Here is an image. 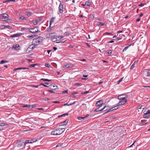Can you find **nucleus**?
I'll return each mask as SVG.
<instances>
[{
  "mask_svg": "<svg viewBox=\"0 0 150 150\" xmlns=\"http://www.w3.org/2000/svg\"><path fill=\"white\" fill-rule=\"evenodd\" d=\"M43 38L42 37L40 36L38 38H34L33 40V44L34 45L32 47V49L33 50L36 47V46L41 44L42 42Z\"/></svg>",
  "mask_w": 150,
  "mask_h": 150,
  "instance_id": "obj_1",
  "label": "nucleus"
},
{
  "mask_svg": "<svg viewBox=\"0 0 150 150\" xmlns=\"http://www.w3.org/2000/svg\"><path fill=\"white\" fill-rule=\"evenodd\" d=\"M9 16L6 13H3L0 15L1 20L4 21H8L11 20L8 18Z\"/></svg>",
  "mask_w": 150,
  "mask_h": 150,
  "instance_id": "obj_2",
  "label": "nucleus"
},
{
  "mask_svg": "<svg viewBox=\"0 0 150 150\" xmlns=\"http://www.w3.org/2000/svg\"><path fill=\"white\" fill-rule=\"evenodd\" d=\"M39 27H36L34 28H30L28 29L30 33L33 34L40 33V31L38 30Z\"/></svg>",
  "mask_w": 150,
  "mask_h": 150,
  "instance_id": "obj_3",
  "label": "nucleus"
},
{
  "mask_svg": "<svg viewBox=\"0 0 150 150\" xmlns=\"http://www.w3.org/2000/svg\"><path fill=\"white\" fill-rule=\"evenodd\" d=\"M59 129H56L51 132V134L53 135H58L61 134Z\"/></svg>",
  "mask_w": 150,
  "mask_h": 150,
  "instance_id": "obj_4",
  "label": "nucleus"
},
{
  "mask_svg": "<svg viewBox=\"0 0 150 150\" xmlns=\"http://www.w3.org/2000/svg\"><path fill=\"white\" fill-rule=\"evenodd\" d=\"M55 33L48 34L46 35V37L47 38H55Z\"/></svg>",
  "mask_w": 150,
  "mask_h": 150,
  "instance_id": "obj_5",
  "label": "nucleus"
},
{
  "mask_svg": "<svg viewBox=\"0 0 150 150\" xmlns=\"http://www.w3.org/2000/svg\"><path fill=\"white\" fill-rule=\"evenodd\" d=\"M26 144H25V142H19L17 143L16 145V146L18 147H22V148L23 146H24V145H25Z\"/></svg>",
  "mask_w": 150,
  "mask_h": 150,
  "instance_id": "obj_6",
  "label": "nucleus"
},
{
  "mask_svg": "<svg viewBox=\"0 0 150 150\" xmlns=\"http://www.w3.org/2000/svg\"><path fill=\"white\" fill-rule=\"evenodd\" d=\"M127 101V99H124V100H120L119 103L117 104L116 106H118L120 105H123L125 104Z\"/></svg>",
  "mask_w": 150,
  "mask_h": 150,
  "instance_id": "obj_7",
  "label": "nucleus"
},
{
  "mask_svg": "<svg viewBox=\"0 0 150 150\" xmlns=\"http://www.w3.org/2000/svg\"><path fill=\"white\" fill-rule=\"evenodd\" d=\"M103 103V100H102L98 101L96 103V106H101Z\"/></svg>",
  "mask_w": 150,
  "mask_h": 150,
  "instance_id": "obj_8",
  "label": "nucleus"
},
{
  "mask_svg": "<svg viewBox=\"0 0 150 150\" xmlns=\"http://www.w3.org/2000/svg\"><path fill=\"white\" fill-rule=\"evenodd\" d=\"M37 141V139L35 138L33 139L30 140H27L25 141V144L28 143H32L36 142Z\"/></svg>",
  "mask_w": 150,
  "mask_h": 150,
  "instance_id": "obj_9",
  "label": "nucleus"
},
{
  "mask_svg": "<svg viewBox=\"0 0 150 150\" xmlns=\"http://www.w3.org/2000/svg\"><path fill=\"white\" fill-rule=\"evenodd\" d=\"M20 47L19 45L18 44H16L13 46L12 47V50L14 49L15 50H19V49L18 48Z\"/></svg>",
  "mask_w": 150,
  "mask_h": 150,
  "instance_id": "obj_10",
  "label": "nucleus"
},
{
  "mask_svg": "<svg viewBox=\"0 0 150 150\" xmlns=\"http://www.w3.org/2000/svg\"><path fill=\"white\" fill-rule=\"evenodd\" d=\"M106 107H107V106H105L103 107V108H102L101 109H100V107H99L98 108H97L96 109H95V111H96V112H98L99 111H102L103 110H104V111L107 110V109H105V108H106Z\"/></svg>",
  "mask_w": 150,
  "mask_h": 150,
  "instance_id": "obj_11",
  "label": "nucleus"
},
{
  "mask_svg": "<svg viewBox=\"0 0 150 150\" xmlns=\"http://www.w3.org/2000/svg\"><path fill=\"white\" fill-rule=\"evenodd\" d=\"M145 75L146 76H150V70L146 69L145 70L144 72Z\"/></svg>",
  "mask_w": 150,
  "mask_h": 150,
  "instance_id": "obj_12",
  "label": "nucleus"
},
{
  "mask_svg": "<svg viewBox=\"0 0 150 150\" xmlns=\"http://www.w3.org/2000/svg\"><path fill=\"white\" fill-rule=\"evenodd\" d=\"M63 5L61 4H60L59 7V11L60 13H62L63 12Z\"/></svg>",
  "mask_w": 150,
  "mask_h": 150,
  "instance_id": "obj_13",
  "label": "nucleus"
},
{
  "mask_svg": "<svg viewBox=\"0 0 150 150\" xmlns=\"http://www.w3.org/2000/svg\"><path fill=\"white\" fill-rule=\"evenodd\" d=\"M118 98L120 100H124L127 99L125 97H123V95H120L118 96Z\"/></svg>",
  "mask_w": 150,
  "mask_h": 150,
  "instance_id": "obj_14",
  "label": "nucleus"
},
{
  "mask_svg": "<svg viewBox=\"0 0 150 150\" xmlns=\"http://www.w3.org/2000/svg\"><path fill=\"white\" fill-rule=\"evenodd\" d=\"M85 3H86V6H90L92 5V2L91 0H88L86 1Z\"/></svg>",
  "mask_w": 150,
  "mask_h": 150,
  "instance_id": "obj_15",
  "label": "nucleus"
},
{
  "mask_svg": "<svg viewBox=\"0 0 150 150\" xmlns=\"http://www.w3.org/2000/svg\"><path fill=\"white\" fill-rule=\"evenodd\" d=\"M23 34H24V33H17L14 34L13 35V38L16 37H19Z\"/></svg>",
  "mask_w": 150,
  "mask_h": 150,
  "instance_id": "obj_16",
  "label": "nucleus"
},
{
  "mask_svg": "<svg viewBox=\"0 0 150 150\" xmlns=\"http://www.w3.org/2000/svg\"><path fill=\"white\" fill-rule=\"evenodd\" d=\"M68 121V120H66L63 122L60 123V125H59V126L64 125H66V124H67Z\"/></svg>",
  "mask_w": 150,
  "mask_h": 150,
  "instance_id": "obj_17",
  "label": "nucleus"
},
{
  "mask_svg": "<svg viewBox=\"0 0 150 150\" xmlns=\"http://www.w3.org/2000/svg\"><path fill=\"white\" fill-rule=\"evenodd\" d=\"M117 107V106H115V107L112 108H111L109 110H108L105 113V114L107 113L108 112H109L111 111L114 110H116V109L118 108V107H117L116 108H115Z\"/></svg>",
  "mask_w": 150,
  "mask_h": 150,
  "instance_id": "obj_18",
  "label": "nucleus"
},
{
  "mask_svg": "<svg viewBox=\"0 0 150 150\" xmlns=\"http://www.w3.org/2000/svg\"><path fill=\"white\" fill-rule=\"evenodd\" d=\"M53 84H51L50 85L49 87L52 90H55L56 88H55V87L57 88V87L56 86L53 85Z\"/></svg>",
  "mask_w": 150,
  "mask_h": 150,
  "instance_id": "obj_19",
  "label": "nucleus"
},
{
  "mask_svg": "<svg viewBox=\"0 0 150 150\" xmlns=\"http://www.w3.org/2000/svg\"><path fill=\"white\" fill-rule=\"evenodd\" d=\"M54 19H55V18L52 17L50 19V26L49 27H50L52 23L54 22Z\"/></svg>",
  "mask_w": 150,
  "mask_h": 150,
  "instance_id": "obj_20",
  "label": "nucleus"
},
{
  "mask_svg": "<svg viewBox=\"0 0 150 150\" xmlns=\"http://www.w3.org/2000/svg\"><path fill=\"white\" fill-rule=\"evenodd\" d=\"M150 116V115L146 114V113H144L143 115V117L144 118L148 119V118L149 116Z\"/></svg>",
  "mask_w": 150,
  "mask_h": 150,
  "instance_id": "obj_21",
  "label": "nucleus"
},
{
  "mask_svg": "<svg viewBox=\"0 0 150 150\" xmlns=\"http://www.w3.org/2000/svg\"><path fill=\"white\" fill-rule=\"evenodd\" d=\"M25 14L28 17H29L32 14V13L31 11H27L25 12Z\"/></svg>",
  "mask_w": 150,
  "mask_h": 150,
  "instance_id": "obj_22",
  "label": "nucleus"
},
{
  "mask_svg": "<svg viewBox=\"0 0 150 150\" xmlns=\"http://www.w3.org/2000/svg\"><path fill=\"white\" fill-rule=\"evenodd\" d=\"M18 69H29V68L25 67H21L17 68L16 69V70Z\"/></svg>",
  "mask_w": 150,
  "mask_h": 150,
  "instance_id": "obj_23",
  "label": "nucleus"
},
{
  "mask_svg": "<svg viewBox=\"0 0 150 150\" xmlns=\"http://www.w3.org/2000/svg\"><path fill=\"white\" fill-rule=\"evenodd\" d=\"M49 84V83H47V82H45V84H44L43 83H40V85H39V86H41V85H42V86H43L45 87H48L49 86H46V85L45 84H46V85H48Z\"/></svg>",
  "mask_w": 150,
  "mask_h": 150,
  "instance_id": "obj_24",
  "label": "nucleus"
},
{
  "mask_svg": "<svg viewBox=\"0 0 150 150\" xmlns=\"http://www.w3.org/2000/svg\"><path fill=\"white\" fill-rule=\"evenodd\" d=\"M64 66L66 67L67 68H71L72 67V64H67L66 65H65Z\"/></svg>",
  "mask_w": 150,
  "mask_h": 150,
  "instance_id": "obj_25",
  "label": "nucleus"
},
{
  "mask_svg": "<svg viewBox=\"0 0 150 150\" xmlns=\"http://www.w3.org/2000/svg\"><path fill=\"white\" fill-rule=\"evenodd\" d=\"M6 125H7L4 122H1L0 123V126L1 127H2L3 128H5L4 127Z\"/></svg>",
  "mask_w": 150,
  "mask_h": 150,
  "instance_id": "obj_26",
  "label": "nucleus"
},
{
  "mask_svg": "<svg viewBox=\"0 0 150 150\" xmlns=\"http://www.w3.org/2000/svg\"><path fill=\"white\" fill-rule=\"evenodd\" d=\"M69 115V114L68 113H64V114H62L61 115H59V116H58V117H64V116H65L66 115Z\"/></svg>",
  "mask_w": 150,
  "mask_h": 150,
  "instance_id": "obj_27",
  "label": "nucleus"
},
{
  "mask_svg": "<svg viewBox=\"0 0 150 150\" xmlns=\"http://www.w3.org/2000/svg\"><path fill=\"white\" fill-rule=\"evenodd\" d=\"M77 119L79 120H85V118L84 117H77Z\"/></svg>",
  "mask_w": 150,
  "mask_h": 150,
  "instance_id": "obj_28",
  "label": "nucleus"
},
{
  "mask_svg": "<svg viewBox=\"0 0 150 150\" xmlns=\"http://www.w3.org/2000/svg\"><path fill=\"white\" fill-rule=\"evenodd\" d=\"M146 121L143 122V120H142L141 122H140V125H142L146 124L147 122H146Z\"/></svg>",
  "mask_w": 150,
  "mask_h": 150,
  "instance_id": "obj_29",
  "label": "nucleus"
},
{
  "mask_svg": "<svg viewBox=\"0 0 150 150\" xmlns=\"http://www.w3.org/2000/svg\"><path fill=\"white\" fill-rule=\"evenodd\" d=\"M7 62H8V61H7L2 60L0 62V64H3Z\"/></svg>",
  "mask_w": 150,
  "mask_h": 150,
  "instance_id": "obj_30",
  "label": "nucleus"
},
{
  "mask_svg": "<svg viewBox=\"0 0 150 150\" xmlns=\"http://www.w3.org/2000/svg\"><path fill=\"white\" fill-rule=\"evenodd\" d=\"M59 130H60V132H61V134H62L64 130H65V128H59Z\"/></svg>",
  "mask_w": 150,
  "mask_h": 150,
  "instance_id": "obj_31",
  "label": "nucleus"
},
{
  "mask_svg": "<svg viewBox=\"0 0 150 150\" xmlns=\"http://www.w3.org/2000/svg\"><path fill=\"white\" fill-rule=\"evenodd\" d=\"M98 26L105 25V23H102L101 22H98Z\"/></svg>",
  "mask_w": 150,
  "mask_h": 150,
  "instance_id": "obj_32",
  "label": "nucleus"
},
{
  "mask_svg": "<svg viewBox=\"0 0 150 150\" xmlns=\"http://www.w3.org/2000/svg\"><path fill=\"white\" fill-rule=\"evenodd\" d=\"M50 28H47V29H46V31H47V32H50V31H51V30H52V27H51V26L50 27H49Z\"/></svg>",
  "mask_w": 150,
  "mask_h": 150,
  "instance_id": "obj_33",
  "label": "nucleus"
},
{
  "mask_svg": "<svg viewBox=\"0 0 150 150\" xmlns=\"http://www.w3.org/2000/svg\"><path fill=\"white\" fill-rule=\"evenodd\" d=\"M45 66L48 68H50L51 67V65L50 64L48 63H46L45 64Z\"/></svg>",
  "mask_w": 150,
  "mask_h": 150,
  "instance_id": "obj_34",
  "label": "nucleus"
},
{
  "mask_svg": "<svg viewBox=\"0 0 150 150\" xmlns=\"http://www.w3.org/2000/svg\"><path fill=\"white\" fill-rule=\"evenodd\" d=\"M33 23L34 24H36L38 23L39 22L38 20H34L33 21Z\"/></svg>",
  "mask_w": 150,
  "mask_h": 150,
  "instance_id": "obj_35",
  "label": "nucleus"
},
{
  "mask_svg": "<svg viewBox=\"0 0 150 150\" xmlns=\"http://www.w3.org/2000/svg\"><path fill=\"white\" fill-rule=\"evenodd\" d=\"M20 18L22 19V20H26L27 19L25 17L23 16H21Z\"/></svg>",
  "mask_w": 150,
  "mask_h": 150,
  "instance_id": "obj_36",
  "label": "nucleus"
},
{
  "mask_svg": "<svg viewBox=\"0 0 150 150\" xmlns=\"http://www.w3.org/2000/svg\"><path fill=\"white\" fill-rule=\"evenodd\" d=\"M5 29V25H2L0 26V29L3 30Z\"/></svg>",
  "mask_w": 150,
  "mask_h": 150,
  "instance_id": "obj_37",
  "label": "nucleus"
},
{
  "mask_svg": "<svg viewBox=\"0 0 150 150\" xmlns=\"http://www.w3.org/2000/svg\"><path fill=\"white\" fill-rule=\"evenodd\" d=\"M29 28H21V31H23L24 30H28V29Z\"/></svg>",
  "mask_w": 150,
  "mask_h": 150,
  "instance_id": "obj_38",
  "label": "nucleus"
},
{
  "mask_svg": "<svg viewBox=\"0 0 150 150\" xmlns=\"http://www.w3.org/2000/svg\"><path fill=\"white\" fill-rule=\"evenodd\" d=\"M123 78H121V79H120V80H119L118 81V82H117V84H119L120 83L121 81H122V79H123Z\"/></svg>",
  "mask_w": 150,
  "mask_h": 150,
  "instance_id": "obj_39",
  "label": "nucleus"
},
{
  "mask_svg": "<svg viewBox=\"0 0 150 150\" xmlns=\"http://www.w3.org/2000/svg\"><path fill=\"white\" fill-rule=\"evenodd\" d=\"M47 91L49 92H50V93H55L52 90H48Z\"/></svg>",
  "mask_w": 150,
  "mask_h": 150,
  "instance_id": "obj_40",
  "label": "nucleus"
},
{
  "mask_svg": "<svg viewBox=\"0 0 150 150\" xmlns=\"http://www.w3.org/2000/svg\"><path fill=\"white\" fill-rule=\"evenodd\" d=\"M112 34L111 33H109L108 32H105L103 34L104 35H111Z\"/></svg>",
  "mask_w": 150,
  "mask_h": 150,
  "instance_id": "obj_41",
  "label": "nucleus"
},
{
  "mask_svg": "<svg viewBox=\"0 0 150 150\" xmlns=\"http://www.w3.org/2000/svg\"><path fill=\"white\" fill-rule=\"evenodd\" d=\"M6 28L11 29V27L10 26L8 25L7 26L5 25V28L6 29Z\"/></svg>",
  "mask_w": 150,
  "mask_h": 150,
  "instance_id": "obj_42",
  "label": "nucleus"
},
{
  "mask_svg": "<svg viewBox=\"0 0 150 150\" xmlns=\"http://www.w3.org/2000/svg\"><path fill=\"white\" fill-rule=\"evenodd\" d=\"M37 65V64H33L30 65L29 66L30 67H34L35 66Z\"/></svg>",
  "mask_w": 150,
  "mask_h": 150,
  "instance_id": "obj_43",
  "label": "nucleus"
},
{
  "mask_svg": "<svg viewBox=\"0 0 150 150\" xmlns=\"http://www.w3.org/2000/svg\"><path fill=\"white\" fill-rule=\"evenodd\" d=\"M112 51L111 50H109L108 52V55L109 56H111V54H112Z\"/></svg>",
  "mask_w": 150,
  "mask_h": 150,
  "instance_id": "obj_44",
  "label": "nucleus"
},
{
  "mask_svg": "<svg viewBox=\"0 0 150 150\" xmlns=\"http://www.w3.org/2000/svg\"><path fill=\"white\" fill-rule=\"evenodd\" d=\"M129 48V46H127L125 47V48L123 49V52H124L128 48Z\"/></svg>",
  "mask_w": 150,
  "mask_h": 150,
  "instance_id": "obj_45",
  "label": "nucleus"
},
{
  "mask_svg": "<svg viewBox=\"0 0 150 150\" xmlns=\"http://www.w3.org/2000/svg\"><path fill=\"white\" fill-rule=\"evenodd\" d=\"M134 64H133L130 67V69H132L134 67Z\"/></svg>",
  "mask_w": 150,
  "mask_h": 150,
  "instance_id": "obj_46",
  "label": "nucleus"
},
{
  "mask_svg": "<svg viewBox=\"0 0 150 150\" xmlns=\"http://www.w3.org/2000/svg\"><path fill=\"white\" fill-rule=\"evenodd\" d=\"M145 113L150 115V110H147Z\"/></svg>",
  "mask_w": 150,
  "mask_h": 150,
  "instance_id": "obj_47",
  "label": "nucleus"
},
{
  "mask_svg": "<svg viewBox=\"0 0 150 150\" xmlns=\"http://www.w3.org/2000/svg\"><path fill=\"white\" fill-rule=\"evenodd\" d=\"M22 107H28V105L22 104Z\"/></svg>",
  "mask_w": 150,
  "mask_h": 150,
  "instance_id": "obj_48",
  "label": "nucleus"
},
{
  "mask_svg": "<svg viewBox=\"0 0 150 150\" xmlns=\"http://www.w3.org/2000/svg\"><path fill=\"white\" fill-rule=\"evenodd\" d=\"M75 85H77L78 86H81V83H76Z\"/></svg>",
  "mask_w": 150,
  "mask_h": 150,
  "instance_id": "obj_49",
  "label": "nucleus"
},
{
  "mask_svg": "<svg viewBox=\"0 0 150 150\" xmlns=\"http://www.w3.org/2000/svg\"><path fill=\"white\" fill-rule=\"evenodd\" d=\"M31 87H34L37 88L39 86H38V85L36 86V85H31Z\"/></svg>",
  "mask_w": 150,
  "mask_h": 150,
  "instance_id": "obj_50",
  "label": "nucleus"
},
{
  "mask_svg": "<svg viewBox=\"0 0 150 150\" xmlns=\"http://www.w3.org/2000/svg\"><path fill=\"white\" fill-rule=\"evenodd\" d=\"M89 92V91H84L83 93H82V94H87Z\"/></svg>",
  "mask_w": 150,
  "mask_h": 150,
  "instance_id": "obj_51",
  "label": "nucleus"
},
{
  "mask_svg": "<svg viewBox=\"0 0 150 150\" xmlns=\"http://www.w3.org/2000/svg\"><path fill=\"white\" fill-rule=\"evenodd\" d=\"M62 144H61V143L58 144H57V145L56 146V147L61 146L62 145Z\"/></svg>",
  "mask_w": 150,
  "mask_h": 150,
  "instance_id": "obj_52",
  "label": "nucleus"
},
{
  "mask_svg": "<svg viewBox=\"0 0 150 150\" xmlns=\"http://www.w3.org/2000/svg\"><path fill=\"white\" fill-rule=\"evenodd\" d=\"M68 93L67 91V90L64 91L62 92V93L63 94H65V93Z\"/></svg>",
  "mask_w": 150,
  "mask_h": 150,
  "instance_id": "obj_53",
  "label": "nucleus"
},
{
  "mask_svg": "<svg viewBox=\"0 0 150 150\" xmlns=\"http://www.w3.org/2000/svg\"><path fill=\"white\" fill-rule=\"evenodd\" d=\"M34 45H33V43L31 45H30V46H29V48H30V49H32V47Z\"/></svg>",
  "mask_w": 150,
  "mask_h": 150,
  "instance_id": "obj_54",
  "label": "nucleus"
},
{
  "mask_svg": "<svg viewBox=\"0 0 150 150\" xmlns=\"http://www.w3.org/2000/svg\"><path fill=\"white\" fill-rule=\"evenodd\" d=\"M28 38H33L34 37V36H33V35H28Z\"/></svg>",
  "mask_w": 150,
  "mask_h": 150,
  "instance_id": "obj_55",
  "label": "nucleus"
},
{
  "mask_svg": "<svg viewBox=\"0 0 150 150\" xmlns=\"http://www.w3.org/2000/svg\"><path fill=\"white\" fill-rule=\"evenodd\" d=\"M4 129V128H3L2 127H1L0 126V131H2Z\"/></svg>",
  "mask_w": 150,
  "mask_h": 150,
  "instance_id": "obj_56",
  "label": "nucleus"
},
{
  "mask_svg": "<svg viewBox=\"0 0 150 150\" xmlns=\"http://www.w3.org/2000/svg\"><path fill=\"white\" fill-rule=\"evenodd\" d=\"M114 42V41L112 40H111L110 41H109L108 42V43H113Z\"/></svg>",
  "mask_w": 150,
  "mask_h": 150,
  "instance_id": "obj_57",
  "label": "nucleus"
},
{
  "mask_svg": "<svg viewBox=\"0 0 150 150\" xmlns=\"http://www.w3.org/2000/svg\"><path fill=\"white\" fill-rule=\"evenodd\" d=\"M8 2L11 1L15 2L16 1L15 0H8Z\"/></svg>",
  "mask_w": 150,
  "mask_h": 150,
  "instance_id": "obj_58",
  "label": "nucleus"
},
{
  "mask_svg": "<svg viewBox=\"0 0 150 150\" xmlns=\"http://www.w3.org/2000/svg\"><path fill=\"white\" fill-rule=\"evenodd\" d=\"M77 93H78L77 92H74L72 93V95H74V94H77Z\"/></svg>",
  "mask_w": 150,
  "mask_h": 150,
  "instance_id": "obj_59",
  "label": "nucleus"
},
{
  "mask_svg": "<svg viewBox=\"0 0 150 150\" xmlns=\"http://www.w3.org/2000/svg\"><path fill=\"white\" fill-rule=\"evenodd\" d=\"M47 79H41V80H43L44 81H47Z\"/></svg>",
  "mask_w": 150,
  "mask_h": 150,
  "instance_id": "obj_60",
  "label": "nucleus"
},
{
  "mask_svg": "<svg viewBox=\"0 0 150 150\" xmlns=\"http://www.w3.org/2000/svg\"><path fill=\"white\" fill-rule=\"evenodd\" d=\"M70 105V104H68L67 103H65V104H64V106H66V105L70 106V105Z\"/></svg>",
  "mask_w": 150,
  "mask_h": 150,
  "instance_id": "obj_61",
  "label": "nucleus"
},
{
  "mask_svg": "<svg viewBox=\"0 0 150 150\" xmlns=\"http://www.w3.org/2000/svg\"><path fill=\"white\" fill-rule=\"evenodd\" d=\"M53 103H60V102L59 101H54L53 102Z\"/></svg>",
  "mask_w": 150,
  "mask_h": 150,
  "instance_id": "obj_62",
  "label": "nucleus"
},
{
  "mask_svg": "<svg viewBox=\"0 0 150 150\" xmlns=\"http://www.w3.org/2000/svg\"><path fill=\"white\" fill-rule=\"evenodd\" d=\"M144 4L141 3L139 5V6H143L144 5Z\"/></svg>",
  "mask_w": 150,
  "mask_h": 150,
  "instance_id": "obj_63",
  "label": "nucleus"
},
{
  "mask_svg": "<svg viewBox=\"0 0 150 150\" xmlns=\"http://www.w3.org/2000/svg\"><path fill=\"white\" fill-rule=\"evenodd\" d=\"M53 49L54 50H56L57 49V48L56 47H53Z\"/></svg>",
  "mask_w": 150,
  "mask_h": 150,
  "instance_id": "obj_64",
  "label": "nucleus"
}]
</instances>
